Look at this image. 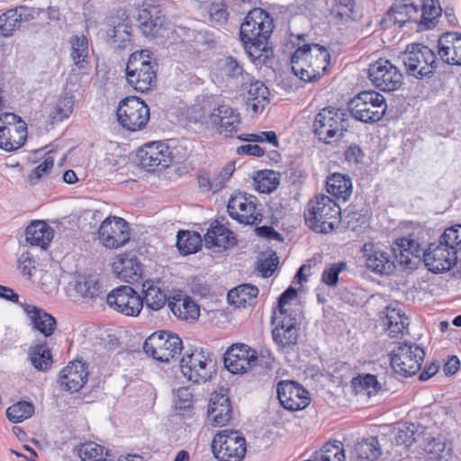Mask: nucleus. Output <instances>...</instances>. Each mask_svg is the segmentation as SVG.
Instances as JSON below:
<instances>
[{
	"label": "nucleus",
	"instance_id": "obj_1",
	"mask_svg": "<svg viewBox=\"0 0 461 461\" xmlns=\"http://www.w3.org/2000/svg\"><path fill=\"white\" fill-rule=\"evenodd\" d=\"M275 28L274 20L261 8L250 10L240 28V37L248 55L259 59L264 53L267 57L268 39Z\"/></svg>",
	"mask_w": 461,
	"mask_h": 461
},
{
	"label": "nucleus",
	"instance_id": "obj_2",
	"mask_svg": "<svg viewBox=\"0 0 461 461\" xmlns=\"http://www.w3.org/2000/svg\"><path fill=\"white\" fill-rule=\"evenodd\" d=\"M306 225L317 233H329L341 221V210L330 196L318 194L311 199L303 212Z\"/></svg>",
	"mask_w": 461,
	"mask_h": 461
},
{
	"label": "nucleus",
	"instance_id": "obj_3",
	"mask_svg": "<svg viewBox=\"0 0 461 461\" xmlns=\"http://www.w3.org/2000/svg\"><path fill=\"white\" fill-rule=\"evenodd\" d=\"M149 50L135 51L128 59L126 64V79L136 91L145 93L151 89L157 78L156 63Z\"/></svg>",
	"mask_w": 461,
	"mask_h": 461
},
{
	"label": "nucleus",
	"instance_id": "obj_4",
	"mask_svg": "<svg viewBox=\"0 0 461 461\" xmlns=\"http://www.w3.org/2000/svg\"><path fill=\"white\" fill-rule=\"evenodd\" d=\"M346 114L339 109L326 107L315 116L313 132L318 140L325 144L339 140L348 129Z\"/></svg>",
	"mask_w": 461,
	"mask_h": 461
},
{
	"label": "nucleus",
	"instance_id": "obj_5",
	"mask_svg": "<svg viewBox=\"0 0 461 461\" xmlns=\"http://www.w3.org/2000/svg\"><path fill=\"white\" fill-rule=\"evenodd\" d=\"M401 59L407 74L416 78L430 77L437 69V56L424 44H409Z\"/></svg>",
	"mask_w": 461,
	"mask_h": 461
},
{
	"label": "nucleus",
	"instance_id": "obj_6",
	"mask_svg": "<svg viewBox=\"0 0 461 461\" xmlns=\"http://www.w3.org/2000/svg\"><path fill=\"white\" fill-rule=\"evenodd\" d=\"M386 109L385 98L375 91H363L348 103V111L352 117L365 123L379 122Z\"/></svg>",
	"mask_w": 461,
	"mask_h": 461
},
{
	"label": "nucleus",
	"instance_id": "obj_7",
	"mask_svg": "<svg viewBox=\"0 0 461 461\" xmlns=\"http://www.w3.org/2000/svg\"><path fill=\"white\" fill-rule=\"evenodd\" d=\"M182 375L194 384H203L211 379L215 372V362L212 354L203 348H195L186 352L180 360Z\"/></svg>",
	"mask_w": 461,
	"mask_h": 461
},
{
	"label": "nucleus",
	"instance_id": "obj_8",
	"mask_svg": "<svg viewBox=\"0 0 461 461\" xmlns=\"http://www.w3.org/2000/svg\"><path fill=\"white\" fill-rule=\"evenodd\" d=\"M212 453L219 461H242L246 455V439L237 430L223 429L213 437Z\"/></svg>",
	"mask_w": 461,
	"mask_h": 461
},
{
	"label": "nucleus",
	"instance_id": "obj_9",
	"mask_svg": "<svg viewBox=\"0 0 461 461\" xmlns=\"http://www.w3.org/2000/svg\"><path fill=\"white\" fill-rule=\"evenodd\" d=\"M227 211L233 220L245 225H258L263 218L258 199L247 193L232 194L228 201Z\"/></svg>",
	"mask_w": 461,
	"mask_h": 461
},
{
	"label": "nucleus",
	"instance_id": "obj_10",
	"mask_svg": "<svg viewBox=\"0 0 461 461\" xmlns=\"http://www.w3.org/2000/svg\"><path fill=\"white\" fill-rule=\"evenodd\" d=\"M424 357L423 348L411 343H399L390 354L391 366L396 374L411 376L420 370Z\"/></svg>",
	"mask_w": 461,
	"mask_h": 461
},
{
	"label": "nucleus",
	"instance_id": "obj_11",
	"mask_svg": "<svg viewBox=\"0 0 461 461\" xmlns=\"http://www.w3.org/2000/svg\"><path fill=\"white\" fill-rule=\"evenodd\" d=\"M182 340L175 333L156 331L143 344L145 353L160 362H169L182 350Z\"/></svg>",
	"mask_w": 461,
	"mask_h": 461
},
{
	"label": "nucleus",
	"instance_id": "obj_12",
	"mask_svg": "<svg viewBox=\"0 0 461 461\" xmlns=\"http://www.w3.org/2000/svg\"><path fill=\"white\" fill-rule=\"evenodd\" d=\"M116 115L124 129L136 131L146 126L149 120V109L140 97L129 96L120 102Z\"/></svg>",
	"mask_w": 461,
	"mask_h": 461
},
{
	"label": "nucleus",
	"instance_id": "obj_13",
	"mask_svg": "<svg viewBox=\"0 0 461 461\" xmlns=\"http://www.w3.org/2000/svg\"><path fill=\"white\" fill-rule=\"evenodd\" d=\"M368 78L381 91L393 92L399 89L403 77L399 68L387 59H378L368 68Z\"/></svg>",
	"mask_w": 461,
	"mask_h": 461
},
{
	"label": "nucleus",
	"instance_id": "obj_14",
	"mask_svg": "<svg viewBox=\"0 0 461 461\" xmlns=\"http://www.w3.org/2000/svg\"><path fill=\"white\" fill-rule=\"evenodd\" d=\"M138 27L147 38L163 37L166 29L165 14L154 0L145 1L138 13Z\"/></svg>",
	"mask_w": 461,
	"mask_h": 461
},
{
	"label": "nucleus",
	"instance_id": "obj_15",
	"mask_svg": "<svg viewBox=\"0 0 461 461\" xmlns=\"http://www.w3.org/2000/svg\"><path fill=\"white\" fill-rule=\"evenodd\" d=\"M110 308L125 316L136 317L143 308V299L129 285H121L106 296Z\"/></svg>",
	"mask_w": 461,
	"mask_h": 461
},
{
	"label": "nucleus",
	"instance_id": "obj_16",
	"mask_svg": "<svg viewBox=\"0 0 461 461\" xmlns=\"http://www.w3.org/2000/svg\"><path fill=\"white\" fill-rule=\"evenodd\" d=\"M366 267L380 276H389L396 269V249L365 244L363 248Z\"/></svg>",
	"mask_w": 461,
	"mask_h": 461
},
{
	"label": "nucleus",
	"instance_id": "obj_17",
	"mask_svg": "<svg viewBox=\"0 0 461 461\" xmlns=\"http://www.w3.org/2000/svg\"><path fill=\"white\" fill-rule=\"evenodd\" d=\"M97 234L101 243L109 249L123 246L130 240L126 221L117 216H109L104 220Z\"/></svg>",
	"mask_w": 461,
	"mask_h": 461
},
{
	"label": "nucleus",
	"instance_id": "obj_18",
	"mask_svg": "<svg viewBox=\"0 0 461 461\" xmlns=\"http://www.w3.org/2000/svg\"><path fill=\"white\" fill-rule=\"evenodd\" d=\"M277 397L282 406L291 411L305 409L311 402L309 392L294 381L277 384Z\"/></svg>",
	"mask_w": 461,
	"mask_h": 461
},
{
	"label": "nucleus",
	"instance_id": "obj_19",
	"mask_svg": "<svg viewBox=\"0 0 461 461\" xmlns=\"http://www.w3.org/2000/svg\"><path fill=\"white\" fill-rule=\"evenodd\" d=\"M273 319L277 321L272 330L274 341L285 352L294 350L300 336L295 317L293 314L275 315Z\"/></svg>",
	"mask_w": 461,
	"mask_h": 461
},
{
	"label": "nucleus",
	"instance_id": "obj_20",
	"mask_svg": "<svg viewBox=\"0 0 461 461\" xmlns=\"http://www.w3.org/2000/svg\"><path fill=\"white\" fill-rule=\"evenodd\" d=\"M224 366L232 374H243L257 364L256 350L246 344H233L224 354Z\"/></svg>",
	"mask_w": 461,
	"mask_h": 461
},
{
	"label": "nucleus",
	"instance_id": "obj_21",
	"mask_svg": "<svg viewBox=\"0 0 461 461\" xmlns=\"http://www.w3.org/2000/svg\"><path fill=\"white\" fill-rule=\"evenodd\" d=\"M456 251L448 249L441 241L431 243L423 253V260L428 269L433 273L450 270L458 261Z\"/></svg>",
	"mask_w": 461,
	"mask_h": 461
},
{
	"label": "nucleus",
	"instance_id": "obj_22",
	"mask_svg": "<svg viewBox=\"0 0 461 461\" xmlns=\"http://www.w3.org/2000/svg\"><path fill=\"white\" fill-rule=\"evenodd\" d=\"M141 167L154 171L158 167H167L171 162V152L167 144L157 141L145 144L139 150Z\"/></svg>",
	"mask_w": 461,
	"mask_h": 461
},
{
	"label": "nucleus",
	"instance_id": "obj_23",
	"mask_svg": "<svg viewBox=\"0 0 461 461\" xmlns=\"http://www.w3.org/2000/svg\"><path fill=\"white\" fill-rule=\"evenodd\" d=\"M209 122L220 134L225 136L236 132L241 122L240 115L228 104H221L212 109L209 114Z\"/></svg>",
	"mask_w": 461,
	"mask_h": 461
},
{
	"label": "nucleus",
	"instance_id": "obj_24",
	"mask_svg": "<svg viewBox=\"0 0 461 461\" xmlns=\"http://www.w3.org/2000/svg\"><path fill=\"white\" fill-rule=\"evenodd\" d=\"M88 365L81 360H74L59 373L60 386L70 393L78 392L88 378Z\"/></svg>",
	"mask_w": 461,
	"mask_h": 461
},
{
	"label": "nucleus",
	"instance_id": "obj_25",
	"mask_svg": "<svg viewBox=\"0 0 461 461\" xmlns=\"http://www.w3.org/2000/svg\"><path fill=\"white\" fill-rule=\"evenodd\" d=\"M243 89L246 92L245 100L247 108L254 113H262L269 104V91L266 85L259 80H251L243 83Z\"/></svg>",
	"mask_w": 461,
	"mask_h": 461
},
{
	"label": "nucleus",
	"instance_id": "obj_26",
	"mask_svg": "<svg viewBox=\"0 0 461 461\" xmlns=\"http://www.w3.org/2000/svg\"><path fill=\"white\" fill-rule=\"evenodd\" d=\"M438 53L445 63L461 65V34L443 33L438 41Z\"/></svg>",
	"mask_w": 461,
	"mask_h": 461
},
{
	"label": "nucleus",
	"instance_id": "obj_27",
	"mask_svg": "<svg viewBox=\"0 0 461 461\" xmlns=\"http://www.w3.org/2000/svg\"><path fill=\"white\" fill-rule=\"evenodd\" d=\"M20 307L28 316L32 329L45 337H50L56 329V320L44 310L28 303H20Z\"/></svg>",
	"mask_w": 461,
	"mask_h": 461
},
{
	"label": "nucleus",
	"instance_id": "obj_28",
	"mask_svg": "<svg viewBox=\"0 0 461 461\" xmlns=\"http://www.w3.org/2000/svg\"><path fill=\"white\" fill-rule=\"evenodd\" d=\"M313 44H303L296 49L291 58L292 70L301 80H310L311 76L314 77L316 72L310 69L312 59L316 52H313Z\"/></svg>",
	"mask_w": 461,
	"mask_h": 461
},
{
	"label": "nucleus",
	"instance_id": "obj_29",
	"mask_svg": "<svg viewBox=\"0 0 461 461\" xmlns=\"http://www.w3.org/2000/svg\"><path fill=\"white\" fill-rule=\"evenodd\" d=\"M208 418L214 426H224L231 419L232 408L228 395L216 393L210 400Z\"/></svg>",
	"mask_w": 461,
	"mask_h": 461
},
{
	"label": "nucleus",
	"instance_id": "obj_30",
	"mask_svg": "<svg viewBox=\"0 0 461 461\" xmlns=\"http://www.w3.org/2000/svg\"><path fill=\"white\" fill-rule=\"evenodd\" d=\"M142 292L144 294L143 303H146L148 308L158 311L165 306L168 301H171L165 288V284L160 279L146 280L142 284Z\"/></svg>",
	"mask_w": 461,
	"mask_h": 461
},
{
	"label": "nucleus",
	"instance_id": "obj_31",
	"mask_svg": "<svg viewBox=\"0 0 461 461\" xmlns=\"http://www.w3.org/2000/svg\"><path fill=\"white\" fill-rule=\"evenodd\" d=\"M27 138V126L25 122H19L18 126H6L0 128V148L5 151H14L21 148Z\"/></svg>",
	"mask_w": 461,
	"mask_h": 461
},
{
	"label": "nucleus",
	"instance_id": "obj_32",
	"mask_svg": "<svg viewBox=\"0 0 461 461\" xmlns=\"http://www.w3.org/2000/svg\"><path fill=\"white\" fill-rule=\"evenodd\" d=\"M204 242L208 247L227 249L236 244L234 234L219 221H214L204 235Z\"/></svg>",
	"mask_w": 461,
	"mask_h": 461
},
{
	"label": "nucleus",
	"instance_id": "obj_33",
	"mask_svg": "<svg viewBox=\"0 0 461 461\" xmlns=\"http://www.w3.org/2000/svg\"><path fill=\"white\" fill-rule=\"evenodd\" d=\"M168 307L173 314L181 320L193 321L200 315L199 306L188 296H174L168 301Z\"/></svg>",
	"mask_w": 461,
	"mask_h": 461
},
{
	"label": "nucleus",
	"instance_id": "obj_34",
	"mask_svg": "<svg viewBox=\"0 0 461 461\" xmlns=\"http://www.w3.org/2000/svg\"><path fill=\"white\" fill-rule=\"evenodd\" d=\"M384 326L388 335L392 338H397L400 334H403L407 330L409 321L406 315L400 308L387 306L384 312Z\"/></svg>",
	"mask_w": 461,
	"mask_h": 461
},
{
	"label": "nucleus",
	"instance_id": "obj_35",
	"mask_svg": "<svg viewBox=\"0 0 461 461\" xmlns=\"http://www.w3.org/2000/svg\"><path fill=\"white\" fill-rule=\"evenodd\" d=\"M53 237V229L42 221H34L25 229L26 241L32 246L45 249Z\"/></svg>",
	"mask_w": 461,
	"mask_h": 461
},
{
	"label": "nucleus",
	"instance_id": "obj_36",
	"mask_svg": "<svg viewBox=\"0 0 461 461\" xmlns=\"http://www.w3.org/2000/svg\"><path fill=\"white\" fill-rule=\"evenodd\" d=\"M326 189L336 199L346 202L352 194V181L348 176L334 173L327 178Z\"/></svg>",
	"mask_w": 461,
	"mask_h": 461
},
{
	"label": "nucleus",
	"instance_id": "obj_37",
	"mask_svg": "<svg viewBox=\"0 0 461 461\" xmlns=\"http://www.w3.org/2000/svg\"><path fill=\"white\" fill-rule=\"evenodd\" d=\"M113 269L120 278L127 282L136 281L141 276V265L137 258L125 255L116 258Z\"/></svg>",
	"mask_w": 461,
	"mask_h": 461
},
{
	"label": "nucleus",
	"instance_id": "obj_38",
	"mask_svg": "<svg viewBox=\"0 0 461 461\" xmlns=\"http://www.w3.org/2000/svg\"><path fill=\"white\" fill-rule=\"evenodd\" d=\"M396 245L399 250V255L396 254V256L401 265L411 267L414 264L413 260L420 258L422 249L416 240L402 237L397 240Z\"/></svg>",
	"mask_w": 461,
	"mask_h": 461
},
{
	"label": "nucleus",
	"instance_id": "obj_39",
	"mask_svg": "<svg viewBox=\"0 0 461 461\" xmlns=\"http://www.w3.org/2000/svg\"><path fill=\"white\" fill-rule=\"evenodd\" d=\"M419 9L410 4H394L387 12L386 19L402 27L409 21L418 22Z\"/></svg>",
	"mask_w": 461,
	"mask_h": 461
},
{
	"label": "nucleus",
	"instance_id": "obj_40",
	"mask_svg": "<svg viewBox=\"0 0 461 461\" xmlns=\"http://www.w3.org/2000/svg\"><path fill=\"white\" fill-rule=\"evenodd\" d=\"M258 294V289L257 286L250 284H244L231 289L227 294V299L230 305L240 308L250 304L251 301L255 299Z\"/></svg>",
	"mask_w": 461,
	"mask_h": 461
},
{
	"label": "nucleus",
	"instance_id": "obj_41",
	"mask_svg": "<svg viewBox=\"0 0 461 461\" xmlns=\"http://www.w3.org/2000/svg\"><path fill=\"white\" fill-rule=\"evenodd\" d=\"M345 452L341 441L327 442L307 461H345Z\"/></svg>",
	"mask_w": 461,
	"mask_h": 461
},
{
	"label": "nucleus",
	"instance_id": "obj_42",
	"mask_svg": "<svg viewBox=\"0 0 461 461\" xmlns=\"http://www.w3.org/2000/svg\"><path fill=\"white\" fill-rule=\"evenodd\" d=\"M78 455L82 461H114L104 446L93 441L82 444Z\"/></svg>",
	"mask_w": 461,
	"mask_h": 461
},
{
	"label": "nucleus",
	"instance_id": "obj_43",
	"mask_svg": "<svg viewBox=\"0 0 461 461\" xmlns=\"http://www.w3.org/2000/svg\"><path fill=\"white\" fill-rule=\"evenodd\" d=\"M312 50L316 53L313 57L314 59H312L310 69H314L316 72L313 73L316 75L314 77L311 76L310 80H303L304 82H313L320 79L330 65V56L325 47L313 43Z\"/></svg>",
	"mask_w": 461,
	"mask_h": 461
},
{
	"label": "nucleus",
	"instance_id": "obj_44",
	"mask_svg": "<svg viewBox=\"0 0 461 461\" xmlns=\"http://www.w3.org/2000/svg\"><path fill=\"white\" fill-rule=\"evenodd\" d=\"M441 11L442 10L438 0H423L421 14L417 22L420 29L425 30L434 27L437 23V19L441 14Z\"/></svg>",
	"mask_w": 461,
	"mask_h": 461
},
{
	"label": "nucleus",
	"instance_id": "obj_45",
	"mask_svg": "<svg viewBox=\"0 0 461 461\" xmlns=\"http://www.w3.org/2000/svg\"><path fill=\"white\" fill-rule=\"evenodd\" d=\"M132 27L131 21L126 18L107 31L109 41L119 48L125 47L131 41Z\"/></svg>",
	"mask_w": 461,
	"mask_h": 461
},
{
	"label": "nucleus",
	"instance_id": "obj_46",
	"mask_svg": "<svg viewBox=\"0 0 461 461\" xmlns=\"http://www.w3.org/2000/svg\"><path fill=\"white\" fill-rule=\"evenodd\" d=\"M279 183V174L273 170L258 171L254 177L255 189L262 194H269L275 191Z\"/></svg>",
	"mask_w": 461,
	"mask_h": 461
},
{
	"label": "nucleus",
	"instance_id": "obj_47",
	"mask_svg": "<svg viewBox=\"0 0 461 461\" xmlns=\"http://www.w3.org/2000/svg\"><path fill=\"white\" fill-rule=\"evenodd\" d=\"M74 289L85 299H95L103 294L101 284L90 276H79L76 280Z\"/></svg>",
	"mask_w": 461,
	"mask_h": 461
},
{
	"label": "nucleus",
	"instance_id": "obj_48",
	"mask_svg": "<svg viewBox=\"0 0 461 461\" xmlns=\"http://www.w3.org/2000/svg\"><path fill=\"white\" fill-rule=\"evenodd\" d=\"M355 452L361 459L375 461L382 454L381 445L376 437H369L356 445Z\"/></svg>",
	"mask_w": 461,
	"mask_h": 461
},
{
	"label": "nucleus",
	"instance_id": "obj_49",
	"mask_svg": "<svg viewBox=\"0 0 461 461\" xmlns=\"http://www.w3.org/2000/svg\"><path fill=\"white\" fill-rule=\"evenodd\" d=\"M71 58L78 68H84L88 58V40L85 35H76L71 41Z\"/></svg>",
	"mask_w": 461,
	"mask_h": 461
},
{
	"label": "nucleus",
	"instance_id": "obj_50",
	"mask_svg": "<svg viewBox=\"0 0 461 461\" xmlns=\"http://www.w3.org/2000/svg\"><path fill=\"white\" fill-rule=\"evenodd\" d=\"M176 238V246L182 254L194 253L201 246V237L194 231L180 230Z\"/></svg>",
	"mask_w": 461,
	"mask_h": 461
},
{
	"label": "nucleus",
	"instance_id": "obj_51",
	"mask_svg": "<svg viewBox=\"0 0 461 461\" xmlns=\"http://www.w3.org/2000/svg\"><path fill=\"white\" fill-rule=\"evenodd\" d=\"M74 97L72 95L64 94L60 95L50 111V117L56 122H62L68 119L73 112Z\"/></svg>",
	"mask_w": 461,
	"mask_h": 461
},
{
	"label": "nucleus",
	"instance_id": "obj_52",
	"mask_svg": "<svg viewBox=\"0 0 461 461\" xmlns=\"http://www.w3.org/2000/svg\"><path fill=\"white\" fill-rule=\"evenodd\" d=\"M29 356L32 365L40 371H46L51 366V354L45 344L32 346Z\"/></svg>",
	"mask_w": 461,
	"mask_h": 461
},
{
	"label": "nucleus",
	"instance_id": "obj_53",
	"mask_svg": "<svg viewBox=\"0 0 461 461\" xmlns=\"http://www.w3.org/2000/svg\"><path fill=\"white\" fill-rule=\"evenodd\" d=\"M423 448L432 460H447L449 456V450L446 449L445 442L437 437L424 438Z\"/></svg>",
	"mask_w": 461,
	"mask_h": 461
},
{
	"label": "nucleus",
	"instance_id": "obj_54",
	"mask_svg": "<svg viewBox=\"0 0 461 461\" xmlns=\"http://www.w3.org/2000/svg\"><path fill=\"white\" fill-rule=\"evenodd\" d=\"M34 413V406L32 402L20 401L6 410V416L10 421L19 423L29 419Z\"/></svg>",
	"mask_w": 461,
	"mask_h": 461
},
{
	"label": "nucleus",
	"instance_id": "obj_55",
	"mask_svg": "<svg viewBox=\"0 0 461 461\" xmlns=\"http://www.w3.org/2000/svg\"><path fill=\"white\" fill-rule=\"evenodd\" d=\"M438 240L448 249L456 251V255L459 258L461 256V224L447 228Z\"/></svg>",
	"mask_w": 461,
	"mask_h": 461
},
{
	"label": "nucleus",
	"instance_id": "obj_56",
	"mask_svg": "<svg viewBox=\"0 0 461 461\" xmlns=\"http://www.w3.org/2000/svg\"><path fill=\"white\" fill-rule=\"evenodd\" d=\"M21 25L22 22L15 8L10 9L0 15V34L3 36L12 35Z\"/></svg>",
	"mask_w": 461,
	"mask_h": 461
},
{
	"label": "nucleus",
	"instance_id": "obj_57",
	"mask_svg": "<svg viewBox=\"0 0 461 461\" xmlns=\"http://www.w3.org/2000/svg\"><path fill=\"white\" fill-rule=\"evenodd\" d=\"M347 268L343 261L335 262L327 266L321 275V281L329 286H336L339 274Z\"/></svg>",
	"mask_w": 461,
	"mask_h": 461
},
{
	"label": "nucleus",
	"instance_id": "obj_58",
	"mask_svg": "<svg viewBox=\"0 0 461 461\" xmlns=\"http://www.w3.org/2000/svg\"><path fill=\"white\" fill-rule=\"evenodd\" d=\"M353 384L356 387L366 390L369 396L376 394L381 390V385L376 376L371 374L355 378L353 380Z\"/></svg>",
	"mask_w": 461,
	"mask_h": 461
},
{
	"label": "nucleus",
	"instance_id": "obj_59",
	"mask_svg": "<svg viewBox=\"0 0 461 461\" xmlns=\"http://www.w3.org/2000/svg\"><path fill=\"white\" fill-rule=\"evenodd\" d=\"M207 14L212 23L218 25L227 22L229 14L222 3H211L207 7Z\"/></svg>",
	"mask_w": 461,
	"mask_h": 461
},
{
	"label": "nucleus",
	"instance_id": "obj_60",
	"mask_svg": "<svg viewBox=\"0 0 461 461\" xmlns=\"http://www.w3.org/2000/svg\"><path fill=\"white\" fill-rule=\"evenodd\" d=\"M239 139L244 141L251 142H268L274 147H278L276 133L273 131H260L258 133L244 134L239 136Z\"/></svg>",
	"mask_w": 461,
	"mask_h": 461
},
{
	"label": "nucleus",
	"instance_id": "obj_61",
	"mask_svg": "<svg viewBox=\"0 0 461 461\" xmlns=\"http://www.w3.org/2000/svg\"><path fill=\"white\" fill-rule=\"evenodd\" d=\"M354 6L355 3L353 0H339L333 7L332 14L340 20L353 19Z\"/></svg>",
	"mask_w": 461,
	"mask_h": 461
},
{
	"label": "nucleus",
	"instance_id": "obj_62",
	"mask_svg": "<svg viewBox=\"0 0 461 461\" xmlns=\"http://www.w3.org/2000/svg\"><path fill=\"white\" fill-rule=\"evenodd\" d=\"M54 166L52 158L48 157L43 162L37 166L28 176V181L31 185H36L39 180L46 174L50 173Z\"/></svg>",
	"mask_w": 461,
	"mask_h": 461
},
{
	"label": "nucleus",
	"instance_id": "obj_63",
	"mask_svg": "<svg viewBox=\"0 0 461 461\" xmlns=\"http://www.w3.org/2000/svg\"><path fill=\"white\" fill-rule=\"evenodd\" d=\"M18 268L21 273L31 279L36 273L35 261L28 253H23L18 259Z\"/></svg>",
	"mask_w": 461,
	"mask_h": 461
},
{
	"label": "nucleus",
	"instance_id": "obj_64",
	"mask_svg": "<svg viewBox=\"0 0 461 461\" xmlns=\"http://www.w3.org/2000/svg\"><path fill=\"white\" fill-rule=\"evenodd\" d=\"M297 292L294 288H287L278 299V312H275V315H286L293 314L292 311L286 308L288 303L295 298Z\"/></svg>",
	"mask_w": 461,
	"mask_h": 461
}]
</instances>
